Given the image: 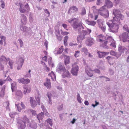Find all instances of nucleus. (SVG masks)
<instances>
[{"instance_id":"27","label":"nucleus","mask_w":129,"mask_h":129,"mask_svg":"<svg viewBox=\"0 0 129 129\" xmlns=\"http://www.w3.org/2000/svg\"><path fill=\"white\" fill-rule=\"evenodd\" d=\"M44 117V115L43 113L42 112L40 113L39 115H37V118L39 120V122H40V120H42Z\"/></svg>"},{"instance_id":"23","label":"nucleus","mask_w":129,"mask_h":129,"mask_svg":"<svg viewBox=\"0 0 129 129\" xmlns=\"http://www.w3.org/2000/svg\"><path fill=\"white\" fill-rule=\"evenodd\" d=\"M30 102L32 107H36L37 105V103L36 101L33 100L32 98L31 97L30 98Z\"/></svg>"},{"instance_id":"28","label":"nucleus","mask_w":129,"mask_h":129,"mask_svg":"<svg viewBox=\"0 0 129 129\" xmlns=\"http://www.w3.org/2000/svg\"><path fill=\"white\" fill-rule=\"evenodd\" d=\"M20 8L19 10L20 12L22 13H24L26 11V10L23 8V5L22 3H19Z\"/></svg>"},{"instance_id":"4","label":"nucleus","mask_w":129,"mask_h":129,"mask_svg":"<svg viewBox=\"0 0 129 129\" xmlns=\"http://www.w3.org/2000/svg\"><path fill=\"white\" fill-rule=\"evenodd\" d=\"M119 37L120 40L124 42H129V34L127 33H123Z\"/></svg>"},{"instance_id":"56","label":"nucleus","mask_w":129,"mask_h":129,"mask_svg":"<svg viewBox=\"0 0 129 129\" xmlns=\"http://www.w3.org/2000/svg\"><path fill=\"white\" fill-rule=\"evenodd\" d=\"M101 28L103 31L105 32L106 30V27L105 26H103V25L102 26H101Z\"/></svg>"},{"instance_id":"60","label":"nucleus","mask_w":129,"mask_h":129,"mask_svg":"<svg viewBox=\"0 0 129 129\" xmlns=\"http://www.w3.org/2000/svg\"><path fill=\"white\" fill-rule=\"evenodd\" d=\"M121 55V54L116 53V54L114 56L117 57V58H118Z\"/></svg>"},{"instance_id":"54","label":"nucleus","mask_w":129,"mask_h":129,"mask_svg":"<svg viewBox=\"0 0 129 129\" xmlns=\"http://www.w3.org/2000/svg\"><path fill=\"white\" fill-rule=\"evenodd\" d=\"M2 63H0V70H2L4 69V65Z\"/></svg>"},{"instance_id":"50","label":"nucleus","mask_w":129,"mask_h":129,"mask_svg":"<svg viewBox=\"0 0 129 129\" xmlns=\"http://www.w3.org/2000/svg\"><path fill=\"white\" fill-rule=\"evenodd\" d=\"M63 107V105L62 104L61 105L58 106L57 108V109L59 111H60L62 110Z\"/></svg>"},{"instance_id":"13","label":"nucleus","mask_w":129,"mask_h":129,"mask_svg":"<svg viewBox=\"0 0 129 129\" xmlns=\"http://www.w3.org/2000/svg\"><path fill=\"white\" fill-rule=\"evenodd\" d=\"M94 43V39L93 38H91L87 40L86 42V44L88 46H91Z\"/></svg>"},{"instance_id":"55","label":"nucleus","mask_w":129,"mask_h":129,"mask_svg":"<svg viewBox=\"0 0 129 129\" xmlns=\"http://www.w3.org/2000/svg\"><path fill=\"white\" fill-rule=\"evenodd\" d=\"M116 53L114 51L112 50L110 52L111 55L114 56L115 55Z\"/></svg>"},{"instance_id":"8","label":"nucleus","mask_w":129,"mask_h":129,"mask_svg":"<svg viewBox=\"0 0 129 129\" xmlns=\"http://www.w3.org/2000/svg\"><path fill=\"white\" fill-rule=\"evenodd\" d=\"M24 62V59L23 58L21 57L19 58L18 61V65L17 67V69L18 70L21 69Z\"/></svg>"},{"instance_id":"45","label":"nucleus","mask_w":129,"mask_h":129,"mask_svg":"<svg viewBox=\"0 0 129 129\" xmlns=\"http://www.w3.org/2000/svg\"><path fill=\"white\" fill-rule=\"evenodd\" d=\"M48 63L50 65H51L52 67H53V64L52 62L51 58H50L48 59Z\"/></svg>"},{"instance_id":"57","label":"nucleus","mask_w":129,"mask_h":129,"mask_svg":"<svg viewBox=\"0 0 129 129\" xmlns=\"http://www.w3.org/2000/svg\"><path fill=\"white\" fill-rule=\"evenodd\" d=\"M44 11L45 13L48 14V16H49L50 14V13L47 9H44Z\"/></svg>"},{"instance_id":"58","label":"nucleus","mask_w":129,"mask_h":129,"mask_svg":"<svg viewBox=\"0 0 129 129\" xmlns=\"http://www.w3.org/2000/svg\"><path fill=\"white\" fill-rule=\"evenodd\" d=\"M44 45L46 46V49L47 50V49L48 47V42L47 41H45L44 43Z\"/></svg>"},{"instance_id":"51","label":"nucleus","mask_w":129,"mask_h":129,"mask_svg":"<svg viewBox=\"0 0 129 129\" xmlns=\"http://www.w3.org/2000/svg\"><path fill=\"white\" fill-rule=\"evenodd\" d=\"M110 46H112L113 47L115 48L116 47V44L114 41L113 42H112L110 44Z\"/></svg>"},{"instance_id":"20","label":"nucleus","mask_w":129,"mask_h":129,"mask_svg":"<svg viewBox=\"0 0 129 129\" xmlns=\"http://www.w3.org/2000/svg\"><path fill=\"white\" fill-rule=\"evenodd\" d=\"M118 50L120 53H124V52H126L127 49L123 46L119 45Z\"/></svg>"},{"instance_id":"39","label":"nucleus","mask_w":129,"mask_h":129,"mask_svg":"<svg viewBox=\"0 0 129 129\" xmlns=\"http://www.w3.org/2000/svg\"><path fill=\"white\" fill-rule=\"evenodd\" d=\"M47 95L49 98V104H51L52 103L51 100V94L50 93H48L47 94Z\"/></svg>"},{"instance_id":"41","label":"nucleus","mask_w":129,"mask_h":129,"mask_svg":"<svg viewBox=\"0 0 129 129\" xmlns=\"http://www.w3.org/2000/svg\"><path fill=\"white\" fill-rule=\"evenodd\" d=\"M81 98L79 94L78 93L77 95V99L78 102L80 103H81Z\"/></svg>"},{"instance_id":"5","label":"nucleus","mask_w":129,"mask_h":129,"mask_svg":"<svg viewBox=\"0 0 129 129\" xmlns=\"http://www.w3.org/2000/svg\"><path fill=\"white\" fill-rule=\"evenodd\" d=\"M66 71V69L64 66L61 63H60L58 64L56 69V72L60 73L64 72Z\"/></svg>"},{"instance_id":"3","label":"nucleus","mask_w":129,"mask_h":129,"mask_svg":"<svg viewBox=\"0 0 129 129\" xmlns=\"http://www.w3.org/2000/svg\"><path fill=\"white\" fill-rule=\"evenodd\" d=\"M68 21L72 25L75 30H78L79 32H81V30H83V27L81 24L77 23L78 20L76 18H75L71 20H69Z\"/></svg>"},{"instance_id":"37","label":"nucleus","mask_w":129,"mask_h":129,"mask_svg":"<svg viewBox=\"0 0 129 129\" xmlns=\"http://www.w3.org/2000/svg\"><path fill=\"white\" fill-rule=\"evenodd\" d=\"M16 83L15 82L12 83L11 84V89L12 91L13 92L14 90L15 89L16 87Z\"/></svg>"},{"instance_id":"38","label":"nucleus","mask_w":129,"mask_h":129,"mask_svg":"<svg viewBox=\"0 0 129 129\" xmlns=\"http://www.w3.org/2000/svg\"><path fill=\"white\" fill-rule=\"evenodd\" d=\"M46 122L48 124H49L50 125L52 126L53 125L52 122V119L50 118H49L46 121Z\"/></svg>"},{"instance_id":"24","label":"nucleus","mask_w":129,"mask_h":129,"mask_svg":"<svg viewBox=\"0 0 129 129\" xmlns=\"http://www.w3.org/2000/svg\"><path fill=\"white\" fill-rule=\"evenodd\" d=\"M44 85L46 86L48 88H50L51 87V84L50 79H47L46 82L44 83Z\"/></svg>"},{"instance_id":"53","label":"nucleus","mask_w":129,"mask_h":129,"mask_svg":"<svg viewBox=\"0 0 129 129\" xmlns=\"http://www.w3.org/2000/svg\"><path fill=\"white\" fill-rule=\"evenodd\" d=\"M18 40L19 42L20 47H22L23 45V42L22 40L20 39H19Z\"/></svg>"},{"instance_id":"48","label":"nucleus","mask_w":129,"mask_h":129,"mask_svg":"<svg viewBox=\"0 0 129 129\" xmlns=\"http://www.w3.org/2000/svg\"><path fill=\"white\" fill-rule=\"evenodd\" d=\"M19 104H15V105L17 106L18 111L19 112H20L21 111V107L19 106Z\"/></svg>"},{"instance_id":"22","label":"nucleus","mask_w":129,"mask_h":129,"mask_svg":"<svg viewBox=\"0 0 129 129\" xmlns=\"http://www.w3.org/2000/svg\"><path fill=\"white\" fill-rule=\"evenodd\" d=\"M78 9L76 6H73L71 7L69 10V12L70 13H74L77 11Z\"/></svg>"},{"instance_id":"43","label":"nucleus","mask_w":129,"mask_h":129,"mask_svg":"<svg viewBox=\"0 0 129 129\" xmlns=\"http://www.w3.org/2000/svg\"><path fill=\"white\" fill-rule=\"evenodd\" d=\"M5 105L6 106V108L7 110H9V101L6 102L5 103Z\"/></svg>"},{"instance_id":"61","label":"nucleus","mask_w":129,"mask_h":129,"mask_svg":"<svg viewBox=\"0 0 129 129\" xmlns=\"http://www.w3.org/2000/svg\"><path fill=\"white\" fill-rule=\"evenodd\" d=\"M30 72H31L30 70H29L28 71V72L29 73L28 74H27L26 75V77H31V75L30 74Z\"/></svg>"},{"instance_id":"34","label":"nucleus","mask_w":129,"mask_h":129,"mask_svg":"<svg viewBox=\"0 0 129 129\" xmlns=\"http://www.w3.org/2000/svg\"><path fill=\"white\" fill-rule=\"evenodd\" d=\"M22 121L23 122H25V123L26 122L28 123L29 121V120L28 119L27 117L26 116H23L22 118Z\"/></svg>"},{"instance_id":"16","label":"nucleus","mask_w":129,"mask_h":129,"mask_svg":"<svg viewBox=\"0 0 129 129\" xmlns=\"http://www.w3.org/2000/svg\"><path fill=\"white\" fill-rule=\"evenodd\" d=\"M28 125L33 129H36L37 127V124L34 121H32L31 122L28 123Z\"/></svg>"},{"instance_id":"1","label":"nucleus","mask_w":129,"mask_h":129,"mask_svg":"<svg viewBox=\"0 0 129 129\" xmlns=\"http://www.w3.org/2000/svg\"><path fill=\"white\" fill-rule=\"evenodd\" d=\"M113 14L115 16L113 17V20H110L107 22V24L109 27V31L112 32H117L119 28L118 25L120 24L119 19L121 20L123 18V16L120 13V11L117 9H114Z\"/></svg>"},{"instance_id":"32","label":"nucleus","mask_w":129,"mask_h":129,"mask_svg":"<svg viewBox=\"0 0 129 129\" xmlns=\"http://www.w3.org/2000/svg\"><path fill=\"white\" fill-rule=\"evenodd\" d=\"M56 36L57 37V39L59 41H61L62 39V37L60 35V33H56Z\"/></svg>"},{"instance_id":"21","label":"nucleus","mask_w":129,"mask_h":129,"mask_svg":"<svg viewBox=\"0 0 129 129\" xmlns=\"http://www.w3.org/2000/svg\"><path fill=\"white\" fill-rule=\"evenodd\" d=\"M21 21L22 24L25 25L27 22L26 17L23 14H21Z\"/></svg>"},{"instance_id":"17","label":"nucleus","mask_w":129,"mask_h":129,"mask_svg":"<svg viewBox=\"0 0 129 129\" xmlns=\"http://www.w3.org/2000/svg\"><path fill=\"white\" fill-rule=\"evenodd\" d=\"M78 70V67L76 66L75 67L73 68L71 71V73L74 75H77V73Z\"/></svg>"},{"instance_id":"15","label":"nucleus","mask_w":129,"mask_h":129,"mask_svg":"<svg viewBox=\"0 0 129 129\" xmlns=\"http://www.w3.org/2000/svg\"><path fill=\"white\" fill-rule=\"evenodd\" d=\"M86 33H81L77 38V40L78 42H80L81 40L84 39L85 36L86 35Z\"/></svg>"},{"instance_id":"49","label":"nucleus","mask_w":129,"mask_h":129,"mask_svg":"<svg viewBox=\"0 0 129 129\" xmlns=\"http://www.w3.org/2000/svg\"><path fill=\"white\" fill-rule=\"evenodd\" d=\"M80 51H75V53L74 54V56L76 57H78L79 55Z\"/></svg>"},{"instance_id":"6","label":"nucleus","mask_w":129,"mask_h":129,"mask_svg":"<svg viewBox=\"0 0 129 129\" xmlns=\"http://www.w3.org/2000/svg\"><path fill=\"white\" fill-rule=\"evenodd\" d=\"M18 127L19 129H24L26 127L25 123L22 120H19L17 121Z\"/></svg>"},{"instance_id":"47","label":"nucleus","mask_w":129,"mask_h":129,"mask_svg":"<svg viewBox=\"0 0 129 129\" xmlns=\"http://www.w3.org/2000/svg\"><path fill=\"white\" fill-rule=\"evenodd\" d=\"M109 72L110 74V75H113L114 73V71L111 68H109Z\"/></svg>"},{"instance_id":"7","label":"nucleus","mask_w":129,"mask_h":129,"mask_svg":"<svg viewBox=\"0 0 129 129\" xmlns=\"http://www.w3.org/2000/svg\"><path fill=\"white\" fill-rule=\"evenodd\" d=\"M9 60V59H7L4 56L2 55L0 57V63H2L4 65L7 64L8 61Z\"/></svg>"},{"instance_id":"62","label":"nucleus","mask_w":129,"mask_h":129,"mask_svg":"<svg viewBox=\"0 0 129 129\" xmlns=\"http://www.w3.org/2000/svg\"><path fill=\"white\" fill-rule=\"evenodd\" d=\"M29 18L30 22L31 23H32L33 22L32 16L30 15L29 16Z\"/></svg>"},{"instance_id":"14","label":"nucleus","mask_w":129,"mask_h":129,"mask_svg":"<svg viewBox=\"0 0 129 129\" xmlns=\"http://www.w3.org/2000/svg\"><path fill=\"white\" fill-rule=\"evenodd\" d=\"M97 39L99 42H103L105 40H106V37H105L104 36L102 35L98 36H97Z\"/></svg>"},{"instance_id":"30","label":"nucleus","mask_w":129,"mask_h":129,"mask_svg":"<svg viewBox=\"0 0 129 129\" xmlns=\"http://www.w3.org/2000/svg\"><path fill=\"white\" fill-rule=\"evenodd\" d=\"M63 74H62V75L63 76V77H68L70 75V73L68 71H66H66L64 72H63Z\"/></svg>"},{"instance_id":"40","label":"nucleus","mask_w":129,"mask_h":129,"mask_svg":"<svg viewBox=\"0 0 129 129\" xmlns=\"http://www.w3.org/2000/svg\"><path fill=\"white\" fill-rule=\"evenodd\" d=\"M123 29L127 32H129V30L128 26L126 25H124L123 27Z\"/></svg>"},{"instance_id":"11","label":"nucleus","mask_w":129,"mask_h":129,"mask_svg":"<svg viewBox=\"0 0 129 129\" xmlns=\"http://www.w3.org/2000/svg\"><path fill=\"white\" fill-rule=\"evenodd\" d=\"M63 51V49L62 48V46H61L59 48H55V50L53 51V52L55 55H57L58 54H61Z\"/></svg>"},{"instance_id":"46","label":"nucleus","mask_w":129,"mask_h":129,"mask_svg":"<svg viewBox=\"0 0 129 129\" xmlns=\"http://www.w3.org/2000/svg\"><path fill=\"white\" fill-rule=\"evenodd\" d=\"M36 100L38 102L39 105H40V97L39 95H38V96L35 97Z\"/></svg>"},{"instance_id":"64","label":"nucleus","mask_w":129,"mask_h":129,"mask_svg":"<svg viewBox=\"0 0 129 129\" xmlns=\"http://www.w3.org/2000/svg\"><path fill=\"white\" fill-rule=\"evenodd\" d=\"M41 107L43 111L44 112L46 111V109L45 108V107L43 105H41Z\"/></svg>"},{"instance_id":"36","label":"nucleus","mask_w":129,"mask_h":129,"mask_svg":"<svg viewBox=\"0 0 129 129\" xmlns=\"http://www.w3.org/2000/svg\"><path fill=\"white\" fill-rule=\"evenodd\" d=\"M82 52H84V53L86 55L88 53V50L86 48L83 47L82 48L81 50Z\"/></svg>"},{"instance_id":"25","label":"nucleus","mask_w":129,"mask_h":129,"mask_svg":"<svg viewBox=\"0 0 129 129\" xmlns=\"http://www.w3.org/2000/svg\"><path fill=\"white\" fill-rule=\"evenodd\" d=\"M64 63L66 65L70 63V57L69 56H66L64 55Z\"/></svg>"},{"instance_id":"33","label":"nucleus","mask_w":129,"mask_h":129,"mask_svg":"<svg viewBox=\"0 0 129 129\" xmlns=\"http://www.w3.org/2000/svg\"><path fill=\"white\" fill-rule=\"evenodd\" d=\"M15 94L16 96H19L20 98H21L22 96V92L20 90L17 91L15 92Z\"/></svg>"},{"instance_id":"12","label":"nucleus","mask_w":129,"mask_h":129,"mask_svg":"<svg viewBox=\"0 0 129 129\" xmlns=\"http://www.w3.org/2000/svg\"><path fill=\"white\" fill-rule=\"evenodd\" d=\"M97 52L98 54L99 57L100 58L104 57H105L106 56L108 55L109 53V52H104L98 51H97Z\"/></svg>"},{"instance_id":"26","label":"nucleus","mask_w":129,"mask_h":129,"mask_svg":"<svg viewBox=\"0 0 129 129\" xmlns=\"http://www.w3.org/2000/svg\"><path fill=\"white\" fill-rule=\"evenodd\" d=\"M20 29L23 32H27L30 31V28H28L27 27L24 26L21 27Z\"/></svg>"},{"instance_id":"10","label":"nucleus","mask_w":129,"mask_h":129,"mask_svg":"<svg viewBox=\"0 0 129 129\" xmlns=\"http://www.w3.org/2000/svg\"><path fill=\"white\" fill-rule=\"evenodd\" d=\"M85 71L86 73L90 77H92L93 75V71L91 70L90 68L88 66L85 67Z\"/></svg>"},{"instance_id":"19","label":"nucleus","mask_w":129,"mask_h":129,"mask_svg":"<svg viewBox=\"0 0 129 129\" xmlns=\"http://www.w3.org/2000/svg\"><path fill=\"white\" fill-rule=\"evenodd\" d=\"M24 89V93L25 94L26 93H28L30 91V88L29 87L25 85L23 86Z\"/></svg>"},{"instance_id":"9","label":"nucleus","mask_w":129,"mask_h":129,"mask_svg":"<svg viewBox=\"0 0 129 129\" xmlns=\"http://www.w3.org/2000/svg\"><path fill=\"white\" fill-rule=\"evenodd\" d=\"M18 81L19 83L24 84H28L30 82L29 79L28 78L24 79V78L18 79Z\"/></svg>"},{"instance_id":"31","label":"nucleus","mask_w":129,"mask_h":129,"mask_svg":"<svg viewBox=\"0 0 129 129\" xmlns=\"http://www.w3.org/2000/svg\"><path fill=\"white\" fill-rule=\"evenodd\" d=\"M5 86L3 87L1 91L0 92V96L2 97L4 95V91Z\"/></svg>"},{"instance_id":"35","label":"nucleus","mask_w":129,"mask_h":129,"mask_svg":"<svg viewBox=\"0 0 129 129\" xmlns=\"http://www.w3.org/2000/svg\"><path fill=\"white\" fill-rule=\"evenodd\" d=\"M80 14L82 16L85 15L86 14V10L84 7L82 8L81 10V12L80 13Z\"/></svg>"},{"instance_id":"42","label":"nucleus","mask_w":129,"mask_h":129,"mask_svg":"<svg viewBox=\"0 0 129 129\" xmlns=\"http://www.w3.org/2000/svg\"><path fill=\"white\" fill-rule=\"evenodd\" d=\"M16 114L15 112H10L9 113L10 117L11 118H14Z\"/></svg>"},{"instance_id":"52","label":"nucleus","mask_w":129,"mask_h":129,"mask_svg":"<svg viewBox=\"0 0 129 129\" xmlns=\"http://www.w3.org/2000/svg\"><path fill=\"white\" fill-rule=\"evenodd\" d=\"M25 8L26 9V10H29L30 8L29 7V6L28 4L26 3V4L25 5Z\"/></svg>"},{"instance_id":"59","label":"nucleus","mask_w":129,"mask_h":129,"mask_svg":"<svg viewBox=\"0 0 129 129\" xmlns=\"http://www.w3.org/2000/svg\"><path fill=\"white\" fill-rule=\"evenodd\" d=\"M68 39V37L67 36H66L64 37V43H66L67 42Z\"/></svg>"},{"instance_id":"44","label":"nucleus","mask_w":129,"mask_h":129,"mask_svg":"<svg viewBox=\"0 0 129 129\" xmlns=\"http://www.w3.org/2000/svg\"><path fill=\"white\" fill-rule=\"evenodd\" d=\"M97 22L98 24L101 26L103 25V21L101 19H99L97 20Z\"/></svg>"},{"instance_id":"2","label":"nucleus","mask_w":129,"mask_h":129,"mask_svg":"<svg viewBox=\"0 0 129 129\" xmlns=\"http://www.w3.org/2000/svg\"><path fill=\"white\" fill-rule=\"evenodd\" d=\"M113 6V4L111 1L109 0H105L104 5L99 10V14L105 18L108 17L109 15V12L106 8V7L108 8H110Z\"/></svg>"},{"instance_id":"63","label":"nucleus","mask_w":129,"mask_h":129,"mask_svg":"<svg viewBox=\"0 0 129 129\" xmlns=\"http://www.w3.org/2000/svg\"><path fill=\"white\" fill-rule=\"evenodd\" d=\"M101 0H97L96 4L98 5H100L101 4Z\"/></svg>"},{"instance_id":"29","label":"nucleus","mask_w":129,"mask_h":129,"mask_svg":"<svg viewBox=\"0 0 129 129\" xmlns=\"http://www.w3.org/2000/svg\"><path fill=\"white\" fill-rule=\"evenodd\" d=\"M85 21L86 23L90 25L94 26L96 24L95 22L94 21H89L86 20Z\"/></svg>"},{"instance_id":"18","label":"nucleus","mask_w":129,"mask_h":129,"mask_svg":"<svg viewBox=\"0 0 129 129\" xmlns=\"http://www.w3.org/2000/svg\"><path fill=\"white\" fill-rule=\"evenodd\" d=\"M106 38L107 41L104 42V45L106 46L108 42H112L114 41L112 37L110 36H106Z\"/></svg>"}]
</instances>
